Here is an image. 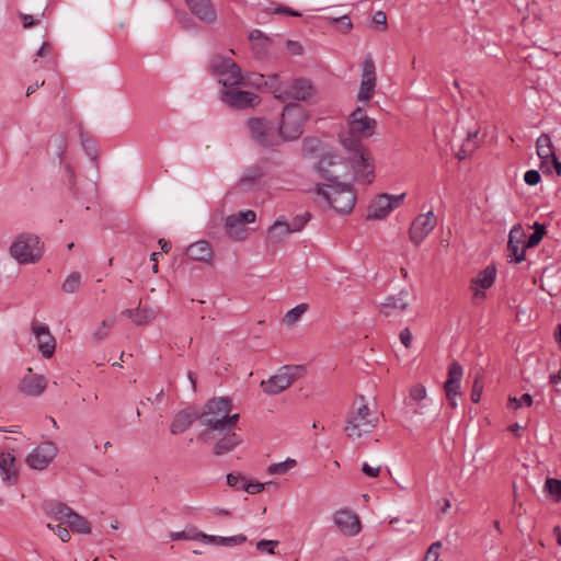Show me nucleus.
I'll list each match as a JSON object with an SVG mask.
<instances>
[{
    "label": "nucleus",
    "mask_w": 561,
    "mask_h": 561,
    "mask_svg": "<svg viewBox=\"0 0 561 561\" xmlns=\"http://www.w3.org/2000/svg\"><path fill=\"white\" fill-rule=\"evenodd\" d=\"M378 414L371 411L365 398L359 396L354 401L345 421L344 431L352 439L360 438L364 434L370 433L378 424Z\"/></svg>",
    "instance_id": "2"
},
{
    "label": "nucleus",
    "mask_w": 561,
    "mask_h": 561,
    "mask_svg": "<svg viewBox=\"0 0 561 561\" xmlns=\"http://www.w3.org/2000/svg\"><path fill=\"white\" fill-rule=\"evenodd\" d=\"M478 130H472L467 134L466 140L462 142L459 151L457 152V157L459 160L466 159L478 148Z\"/></svg>",
    "instance_id": "38"
},
{
    "label": "nucleus",
    "mask_w": 561,
    "mask_h": 561,
    "mask_svg": "<svg viewBox=\"0 0 561 561\" xmlns=\"http://www.w3.org/2000/svg\"><path fill=\"white\" fill-rule=\"evenodd\" d=\"M309 219L310 215L307 213L304 215H298L294 217L291 221H288V226L290 228L291 233L301 231L306 224L309 221Z\"/></svg>",
    "instance_id": "48"
},
{
    "label": "nucleus",
    "mask_w": 561,
    "mask_h": 561,
    "mask_svg": "<svg viewBox=\"0 0 561 561\" xmlns=\"http://www.w3.org/2000/svg\"><path fill=\"white\" fill-rule=\"evenodd\" d=\"M202 541L218 546H239L247 541V537L244 535L221 537L204 534V536H202Z\"/></svg>",
    "instance_id": "34"
},
{
    "label": "nucleus",
    "mask_w": 561,
    "mask_h": 561,
    "mask_svg": "<svg viewBox=\"0 0 561 561\" xmlns=\"http://www.w3.org/2000/svg\"><path fill=\"white\" fill-rule=\"evenodd\" d=\"M47 528L53 530L60 538V540L62 542H68L70 540V533L62 525H60V524H58V525L47 524Z\"/></svg>",
    "instance_id": "52"
},
{
    "label": "nucleus",
    "mask_w": 561,
    "mask_h": 561,
    "mask_svg": "<svg viewBox=\"0 0 561 561\" xmlns=\"http://www.w3.org/2000/svg\"><path fill=\"white\" fill-rule=\"evenodd\" d=\"M9 251L20 264H32L42 259L44 249L37 236L22 233L15 238Z\"/></svg>",
    "instance_id": "7"
},
{
    "label": "nucleus",
    "mask_w": 561,
    "mask_h": 561,
    "mask_svg": "<svg viewBox=\"0 0 561 561\" xmlns=\"http://www.w3.org/2000/svg\"><path fill=\"white\" fill-rule=\"evenodd\" d=\"M123 314L129 318L136 325H147L157 317V311L151 307L138 306L135 309H125Z\"/></svg>",
    "instance_id": "29"
},
{
    "label": "nucleus",
    "mask_w": 561,
    "mask_h": 561,
    "mask_svg": "<svg viewBox=\"0 0 561 561\" xmlns=\"http://www.w3.org/2000/svg\"><path fill=\"white\" fill-rule=\"evenodd\" d=\"M308 305L307 304H300L294 307L293 309L288 310L284 316V323L287 325H294L299 319L302 317V314L307 311Z\"/></svg>",
    "instance_id": "42"
},
{
    "label": "nucleus",
    "mask_w": 561,
    "mask_h": 561,
    "mask_svg": "<svg viewBox=\"0 0 561 561\" xmlns=\"http://www.w3.org/2000/svg\"><path fill=\"white\" fill-rule=\"evenodd\" d=\"M50 53V45L48 43H43L38 51L36 53L37 57H45Z\"/></svg>",
    "instance_id": "62"
},
{
    "label": "nucleus",
    "mask_w": 561,
    "mask_h": 561,
    "mask_svg": "<svg viewBox=\"0 0 561 561\" xmlns=\"http://www.w3.org/2000/svg\"><path fill=\"white\" fill-rule=\"evenodd\" d=\"M255 219L256 214L253 210H240L239 213L226 218L225 230L231 239L237 241L244 240L248 236L245 224L254 222Z\"/></svg>",
    "instance_id": "11"
},
{
    "label": "nucleus",
    "mask_w": 561,
    "mask_h": 561,
    "mask_svg": "<svg viewBox=\"0 0 561 561\" xmlns=\"http://www.w3.org/2000/svg\"><path fill=\"white\" fill-rule=\"evenodd\" d=\"M376 67L370 55H367L363 61L362 67V80L357 94V100L360 102L369 101L375 92L376 88Z\"/></svg>",
    "instance_id": "14"
},
{
    "label": "nucleus",
    "mask_w": 561,
    "mask_h": 561,
    "mask_svg": "<svg viewBox=\"0 0 561 561\" xmlns=\"http://www.w3.org/2000/svg\"><path fill=\"white\" fill-rule=\"evenodd\" d=\"M47 388V379L43 375L33 373V369L27 368V373L21 379L19 390L28 397H39Z\"/></svg>",
    "instance_id": "20"
},
{
    "label": "nucleus",
    "mask_w": 561,
    "mask_h": 561,
    "mask_svg": "<svg viewBox=\"0 0 561 561\" xmlns=\"http://www.w3.org/2000/svg\"><path fill=\"white\" fill-rule=\"evenodd\" d=\"M66 524L78 534L88 535L91 533V524L89 520L75 511L71 512Z\"/></svg>",
    "instance_id": "35"
},
{
    "label": "nucleus",
    "mask_w": 561,
    "mask_h": 561,
    "mask_svg": "<svg viewBox=\"0 0 561 561\" xmlns=\"http://www.w3.org/2000/svg\"><path fill=\"white\" fill-rule=\"evenodd\" d=\"M47 515L60 523H66L69 515L73 511L71 507L61 502H50L45 505Z\"/></svg>",
    "instance_id": "33"
},
{
    "label": "nucleus",
    "mask_w": 561,
    "mask_h": 561,
    "mask_svg": "<svg viewBox=\"0 0 561 561\" xmlns=\"http://www.w3.org/2000/svg\"><path fill=\"white\" fill-rule=\"evenodd\" d=\"M373 22L377 25H381L382 30L387 27V16L382 11H377L373 16Z\"/></svg>",
    "instance_id": "59"
},
{
    "label": "nucleus",
    "mask_w": 561,
    "mask_h": 561,
    "mask_svg": "<svg viewBox=\"0 0 561 561\" xmlns=\"http://www.w3.org/2000/svg\"><path fill=\"white\" fill-rule=\"evenodd\" d=\"M405 197V193L399 195L380 194L371 201L368 207L367 219L380 220L386 218L393 209L398 208Z\"/></svg>",
    "instance_id": "10"
},
{
    "label": "nucleus",
    "mask_w": 561,
    "mask_h": 561,
    "mask_svg": "<svg viewBox=\"0 0 561 561\" xmlns=\"http://www.w3.org/2000/svg\"><path fill=\"white\" fill-rule=\"evenodd\" d=\"M333 520L339 530L346 536H355L360 531L359 518L347 508L336 511Z\"/></svg>",
    "instance_id": "21"
},
{
    "label": "nucleus",
    "mask_w": 561,
    "mask_h": 561,
    "mask_svg": "<svg viewBox=\"0 0 561 561\" xmlns=\"http://www.w3.org/2000/svg\"><path fill=\"white\" fill-rule=\"evenodd\" d=\"M0 473L2 480L12 485L18 480V471L15 468V457L11 453H2L0 455Z\"/></svg>",
    "instance_id": "31"
},
{
    "label": "nucleus",
    "mask_w": 561,
    "mask_h": 561,
    "mask_svg": "<svg viewBox=\"0 0 561 561\" xmlns=\"http://www.w3.org/2000/svg\"><path fill=\"white\" fill-rule=\"evenodd\" d=\"M312 87L307 79H297L291 84L286 85L277 96L282 101L289 99L304 101L311 95Z\"/></svg>",
    "instance_id": "23"
},
{
    "label": "nucleus",
    "mask_w": 561,
    "mask_h": 561,
    "mask_svg": "<svg viewBox=\"0 0 561 561\" xmlns=\"http://www.w3.org/2000/svg\"><path fill=\"white\" fill-rule=\"evenodd\" d=\"M287 49L291 55H300L302 53V46L294 41L287 42Z\"/></svg>",
    "instance_id": "60"
},
{
    "label": "nucleus",
    "mask_w": 561,
    "mask_h": 561,
    "mask_svg": "<svg viewBox=\"0 0 561 561\" xmlns=\"http://www.w3.org/2000/svg\"><path fill=\"white\" fill-rule=\"evenodd\" d=\"M270 484H272V482H267V483H260V482L249 483L245 480H242V485L240 486V489L244 490L249 494H256V493L262 492L265 489V486L270 485Z\"/></svg>",
    "instance_id": "51"
},
{
    "label": "nucleus",
    "mask_w": 561,
    "mask_h": 561,
    "mask_svg": "<svg viewBox=\"0 0 561 561\" xmlns=\"http://www.w3.org/2000/svg\"><path fill=\"white\" fill-rule=\"evenodd\" d=\"M247 127L251 138L262 147H274L280 142L275 125L266 118H250Z\"/></svg>",
    "instance_id": "8"
},
{
    "label": "nucleus",
    "mask_w": 561,
    "mask_h": 561,
    "mask_svg": "<svg viewBox=\"0 0 561 561\" xmlns=\"http://www.w3.org/2000/svg\"><path fill=\"white\" fill-rule=\"evenodd\" d=\"M545 489L549 494L554 495L557 501L561 499V480L548 478L545 483Z\"/></svg>",
    "instance_id": "49"
},
{
    "label": "nucleus",
    "mask_w": 561,
    "mask_h": 561,
    "mask_svg": "<svg viewBox=\"0 0 561 561\" xmlns=\"http://www.w3.org/2000/svg\"><path fill=\"white\" fill-rule=\"evenodd\" d=\"M249 39L256 55H262L266 51L268 38L260 30L250 32Z\"/></svg>",
    "instance_id": "39"
},
{
    "label": "nucleus",
    "mask_w": 561,
    "mask_h": 561,
    "mask_svg": "<svg viewBox=\"0 0 561 561\" xmlns=\"http://www.w3.org/2000/svg\"><path fill=\"white\" fill-rule=\"evenodd\" d=\"M306 121V111L301 105L295 103L285 106L277 131L280 141L295 140L299 138L304 133V125Z\"/></svg>",
    "instance_id": "6"
},
{
    "label": "nucleus",
    "mask_w": 561,
    "mask_h": 561,
    "mask_svg": "<svg viewBox=\"0 0 561 561\" xmlns=\"http://www.w3.org/2000/svg\"><path fill=\"white\" fill-rule=\"evenodd\" d=\"M437 218L434 213L427 211L426 214L419 215L411 224L409 229L410 240L415 244L420 245L421 242L430 234L435 228Z\"/></svg>",
    "instance_id": "16"
},
{
    "label": "nucleus",
    "mask_w": 561,
    "mask_h": 561,
    "mask_svg": "<svg viewBox=\"0 0 561 561\" xmlns=\"http://www.w3.org/2000/svg\"><path fill=\"white\" fill-rule=\"evenodd\" d=\"M482 390H483L482 382L479 380V378H476L474 382L472 385V392H471V400L474 403H478L480 401L481 394H482Z\"/></svg>",
    "instance_id": "55"
},
{
    "label": "nucleus",
    "mask_w": 561,
    "mask_h": 561,
    "mask_svg": "<svg viewBox=\"0 0 561 561\" xmlns=\"http://www.w3.org/2000/svg\"><path fill=\"white\" fill-rule=\"evenodd\" d=\"M533 402V397L529 393H524L520 398L510 397L507 407L517 410L523 405L530 407Z\"/></svg>",
    "instance_id": "46"
},
{
    "label": "nucleus",
    "mask_w": 561,
    "mask_h": 561,
    "mask_svg": "<svg viewBox=\"0 0 561 561\" xmlns=\"http://www.w3.org/2000/svg\"><path fill=\"white\" fill-rule=\"evenodd\" d=\"M81 284V276L79 273H71L62 284V290L68 294L76 293Z\"/></svg>",
    "instance_id": "45"
},
{
    "label": "nucleus",
    "mask_w": 561,
    "mask_h": 561,
    "mask_svg": "<svg viewBox=\"0 0 561 561\" xmlns=\"http://www.w3.org/2000/svg\"><path fill=\"white\" fill-rule=\"evenodd\" d=\"M31 330L36 339L38 351L45 358H50L56 350V340L51 335L49 328L45 323L33 320Z\"/></svg>",
    "instance_id": "17"
},
{
    "label": "nucleus",
    "mask_w": 561,
    "mask_h": 561,
    "mask_svg": "<svg viewBox=\"0 0 561 561\" xmlns=\"http://www.w3.org/2000/svg\"><path fill=\"white\" fill-rule=\"evenodd\" d=\"M242 480H245L243 477L229 473L227 476V483L229 486L236 488L238 490H241L240 486L242 485Z\"/></svg>",
    "instance_id": "56"
},
{
    "label": "nucleus",
    "mask_w": 561,
    "mask_h": 561,
    "mask_svg": "<svg viewBox=\"0 0 561 561\" xmlns=\"http://www.w3.org/2000/svg\"><path fill=\"white\" fill-rule=\"evenodd\" d=\"M291 233L288 221L284 216L277 218L267 230V240L273 244L285 241Z\"/></svg>",
    "instance_id": "30"
},
{
    "label": "nucleus",
    "mask_w": 561,
    "mask_h": 561,
    "mask_svg": "<svg viewBox=\"0 0 561 561\" xmlns=\"http://www.w3.org/2000/svg\"><path fill=\"white\" fill-rule=\"evenodd\" d=\"M351 151L353 152L352 157H350L353 178L355 180H363L369 183L371 181L369 176L374 172L369 151L363 145H360L358 150Z\"/></svg>",
    "instance_id": "13"
},
{
    "label": "nucleus",
    "mask_w": 561,
    "mask_h": 561,
    "mask_svg": "<svg viewBox=\"0 0 561 561\" xmlns=\"http://www.w3.org/2000/svg\"><path fill=\"white\" fill-rule=\"evenodd\" d=\"M115 324V318L103 320L99 328L92 333L94 342H101L106 339Z\"/></svg>",
    "instance_id": "41"
},
{
    "label": "nucleus",
    "mask_w": 561,
    "mask_h": 561,
    "mask_svg": "<svg viewBox=\"0 0 561 561\" xmlns=\"http://www.w3.org/2000/svg\"><path fill=\"white\" fill-rule=\"evenodd\" d=\"M44 84H45V80L28 85V88L26 89V96H30L31 94H33L38 88L44 87Z\"/></svg>",
    "instance_id": "63"
},
{
    "label": "nucleus",
    "mask_w": 561,
    "mask_h": 561,
    "mask_svg": "<svg viewBox=\"0 0 561 561\" xmlns=\"http://www.w3.org/2000/svg\"><path fill=\"white\" fill-rule=\"evenodd\" d=\"M412 339V333L408 328L400 332V341L407 348L411 346Z\"/></svg>",
    "instance_id": "58"
},
{
    "label": "nucleus",
    "mask_w": 561,
    "mask_h": 561,
    "mask_svg": "<svg viewBox=\"0 0 561 561\" xmlns=\"http://www.w3.org/2000/svg\"><path fill=\"white\" fill-rule=\"evenodd\" d=\"M213 68L226 89L250 84L249 78L242 75L240 67L230 58L214 60Z\"/></svg>",
    "instance_id": "9"
},
{
    "label": "nucleus",
    "mask_w": 561,
    "mask_h": 561,
    "mask_svg": "<svg viewBox=\"0 0 561 561\" xmlns=\"http://www.w3.org/2000/svg\"><path fill=\"white\" fill-rule=\"evenodd\" d=\"M526 233L520 224L512 227L508 233L507 252L511 262L520 263L525 260Z\"/></svg>",
    "instance_id": "18"
},
{
    "label": "nucleus",
    "mask_w": 561,
    "mask_h": 561,
    "mask_svg": "<svg viewBox=\"0 0 561 561\" xmlns=\"http://www.w3.org/2000/svg\"><path fill=\"white\" fill-rule=\"evenodd\" d=\"M540 179V173L537 170H528L524 175V181L530 186L537 185Z\"/></svg>",
    "instance_id": "54"
},
{
    "label": "nucleus",
    "mask_w": 561,
    "mask_h": 561,
    "mask_svg": "<svg viewBox=\"0 0 561 561\" xmlns=\"http://www.w3.org/2000/svg\"><path fill=\"white\" fill-rule=\"evenodd\" d=\"M362 471L370 478H376L380 472V467H371L367 462H364L362 466Z\"/></svg>",
    "instance_id": "57"
},
{
    "label": "nucleus",
    "mask_w": 561,
    "mask_h": 561,
    "mask_svg": "<svg viewBox=\"0 0 561 561\" xmlns=\"http://www.w3.org/2000/svg\"><path fill=\"white\" fill-rule=\"evenodd\" d=\"M408 291L401 290L398 295L388 297L386 301L380 306V312L385 317H390L396 313H400L407 309L408 302Z\"/></svg>",
    "instance_id": "27"
},
{
    "label": "nucleus",
    "mask_w": 561,
    "mask_h": 561,
    "mask_svg": "<svg viewBox=\"0 0 561 561\" xmlns=\"http://www.w3.org/2000/svg\"><path fill=\"white\" fill-rule=\"evenodd\" d=\"M186 254L191 260L205 263H210L213 257L210 244L204 240L192 243L187 248Z\"/></svg>",
    "instance_id": "32"
},
{
    "label": "nucleus",
    "mask_w": 561,
    "mask_h": 561,
    "mask_svg": "<svg viewBox=\"0 0 561 561\" xmlns=\"http://www.w3.org/2000/svg\"><path fill=\"white\" fill-rule=\"evenodd\" d=\"M496 268L493 265H489L483 271L478 273V275L471 280L470 286L473 294V299H484V290L494 284Z\"/></svg>",
    "instance_id": "22"
},
{
    "label": "nucleus",
    "mask_w": 561,
    "mask_h": 561,
    "mask_svg": "<svg viewBox=\"0 0 561 561\" xmlns=\"http://www.w3.org/2000/svg\"><path fill=\"white\" fill-rule=\"evenodd\" d=\"M191 13L207 24L215 23L216 10L211 0H185Z\"/></svg>",
    "instance_id": "25"
},
{
    "label": "nucleus",
    "mask_w": 561,
    "mask_h": 561,
    "mask_svg": "<svg viewBox=\"0 0 561 561\" xmlns=\"http://www.w3.org/2000/svg\"><path fill=\"white\" fill-rule=\"evenodd\" d=\"M232 401L228 397L213 398L207 401L202 413L199 422L206 427L204 435L211 437L220 436L225 431L237 430V423L240 420L239 413L231 414Z\"/></svg>",
    "instance_id": "1"
},
{
    "label": "nucleus",
    "mask_w": 561,
    "mask_h": 561,
    "mask_svg": "<svg viewBox=\"0 0 561 561\" xmlns=\"http://www.w3.org/2000/svg\"><path fill=\"white\" fill-rule=\"evenodd\" d=\"M21 20L23 22V27L24 28H28L33 25L36 24V22L34 21L33 16L30 15V14H21Z\"/></svg>",
    "instance_id": "61"
},
{
    "label": "nucleus",
    "mask_w": 561,
    "mask_h": 561,
    "mask_svg": "<svg viewBox=\"0 0 561 561\" xmlns=\"http://www.w3.org/2000/svg\"><path fill=\"white\" fill-rule=\"evenodd\" d=\"M536 151L539 159H548L554 154V147L548 134H541L536 141Z\"/></svg>",
    "instance_id": "36"
},
{
    "label": "nucleus",
    "mask_w": 561,
    "mask_h": 561,
    "mask_svg": "<svg viewBox=\"0 0 561 561\" xmlns=\"http://www.w3.org/2000/svg\"><path fill=\"white\" fill-rule=\"evenodd\" d=\"M221 101L233 108H249L259 105L261 99L257 94L233 88L225 89Z\"/></svg>",
    "instance_id": "15"
},
{
    "label": "nucleus",
    "mask_w": 561,
    "mask_h": 561,
    "mask_svg": "<svg viewBox=\"0 0 561 561\" xmlns=\"http://www.w3.org/2000/svg\"><path fill=\"white\" fill-rule=\"evenodd\" d=\"M376 128V121L367 116L366 111L358 106L348 118V130L341 135V142L347 150H358L362 138L370 137Z\"/></svg>",
    "instance_id": "4"
},
{
    "label": "nucleus",
    "mask_w": 561,
    "mask_h": 561,
    "mask_svg": "<svg viewBox=\"0 0 561 561\" xmlns=\"http://www.w3.org/2000/svg\"><path fill=\"white\" fill-rule=\"evenodd\" d=\"M554 337H556V341L559 344V347L561 350V323L557 325V329L554 332Z\"/></svg>",
    "instance_id": "64"
},
{
    "label": "nucleus",
    "mask_w": 561,
    "mask_h": 561,
    "mask_svg": "<svg viewBox=\"0 0 561 561\" xmlns=\"http://www.w3.org/2000/svg\"><path fill=\"white\" fill-rule=\"evenodd\" d=\"M533 229L534 232L528 237L525 243V248L527 249L537 247L546 233L545 226L537 221L533 225Z\"/></svg>",
    "instance_id": "43"
},
{
    "label": "nucleus",
    "mask_w": 561,
    "mask_h": 561,
    "mask_svg": "<svg viewBox=\"0 0 561 561\" xmlns=\"http://www.w3.org/2000/svg\"><path fill=\"white\" fill-rule=\"evenodd\" d=\"M195 420H199V413L192 408L178 412L170 425L171 434L179 435L184 433Z\"/></svg>",
    "instance_id": "26"
},
{
    "label": "nucleus",
    "mask_w": 561,
    "mask_h": 561,
    "mask_svg": "<svg viewBox=\"0 0 561 561\" xmlns=\"http://www.w3.org/2000/svg\"><path fill=\"white\" fill-rule=\"evenodd\" d=\"M540 170L543 174H552L556 172L557 175H561V161L556 157V153L548 159H541Z\"/></svg>",
    "instance_id": "40"
},
{
    "label": "nucleus",
    "mask_w": 561,
    "mask_h": 561,
    "mask_svg": "<svg viewBox=\"0 0 561 561\" xmlns=\"http://www.w3.org/2000/svg\"><path fill=\"white\" fill-rule=\"evenodd\" d=\"M317 194L336 213L350 214L356 203V194L350 184L341 182H331L319 184Z\"/></svg>",
    "instance_id": "3"
},
{
    "label": "nucleus",
    "mask_w": 561,
    "mask_h": 561,
    "mask_svg": "<svg viewBox=\"0 0 561 561\" xmlns=\"http://www.w3.org/2000/svg\"><path fill=\"white\" fill-rule=\"evenodd\" d=\"M341 165L342 163L336 156L327 153L320 158L316 164V170L321 178L327 179L329 183H331L342 176V174L336 170Z\"/></svg>",
    "instance_id": "24"
},
{
    "label": "nucleus",
    "mask_w": 561,
    "mask_h": 561,
    "mask_svg": "<svg viewBox=\"0 0 561 561\" xmlns=\"http://www.w3.org/2000/svg\"><path fill=\"white\" fill-rule=\"evenodd\" d=\"M279 545L277 540L262 539L256 542V549L260 552L275 554V548Z\"/></svg>",
    "instance_id": "50"
},
{
    "label": "nucleus",
    "mask_w": 561,
    "mask_h": 561,
    "mask_svg": "<svg viewBox=\"0 0 561 561\" xmlns=\"http://www.w3.org/2000/svg\"><path fill=\"white\" fill-rule=\"evenodd\" d=\"M214 446V454L217 456L231 451L234 447L242 443V437L236 430L225 431Z\"/></svg>",
    "instance_id": "28"
},
{
    "label": "nucleus",
    "mask_w": 561,
    "mask_h": 561,
    "mask_svg": "<svg viewBox=\"0 0 561 561\" xmlns=\"http://www.w3.org/2000/svg\"><path fill=\"white\" fill-rule=\"evenodd\" d=\"M263 174L264 172L260 167H250L244 171L243 175L241 176L239 185L244 190L250 188L263 176Z\"/></svg>",
    "instance_id": "37"
},
{
    "label": "nucleus",
    "mask_w": 561,
    "mask_h": 561,
    "mask_svg": "<svg viewBox=\"0 0 561 561\" xmlns=\"http://www.w3.org/2000/svg\"><path fill=\"white\" fill-rule=\"evenodd\" d=\"M306 373L302 365H284L277 369L276 374L266 380H262L260 387L268 396H276L287 390L296 380L300 379Z\"/></svg>",
    "instance_id": "5"
},
{
    "label": "nucleus",
    "mask_w": 561,
    "mask_h": 561,
    "mask_svg": "<svg viewBox=\"0 0 561 561\" xmlns=\"http://www.w3.org/2000/svg\"><path fill=\"white\" fill-rule=\"evenodd\" d=\"M463 375V369L458 362H453L448 367V377L444 385L447 401L451 408H456V397L460 394V381Z\"/></svg>",
    "instance_id": "19"
},
{
    "label": "nucleus",
    "mask_w": 561,
    "mask_h": 561,
    "mask_svg": "<svg viewBox=\"0 0 561 561\" xmlns=\"http://www.w3.org/2000/svg\"><path fill=\"white\" fill-rule=\"evenodd\" d=\"M297 465V461L293 458H287L283 462L272 463L267 467L270 474H285Z\"/></svg>",
    "instance_id": "44"
},
{
    "label": "nucleus",
    "mask_w": 561,
    "mask_h": 561,
    "mask_svg": "<svg viewBox=\"0 0 561 561\" xmlns=\"http://www.w3.org/2000/svg\"><path fill=\"white\" fill-rule=\"evenodd\" d=\"M426 397V389L423 385H415L410 389V398L414 401H422Z\"/></svg>",
    "instance_id": "53"
},
{
    "label": "nucleus",
    "mask_w": 561,
    "mask_h": 561,
    "mask_svg": "<svg viewBox=\"0 0 561 561\" xmlns=\"http://www.w3.org/2000/svg\"><path fill=\"white\" fill-rule=\"evenodd\" d=\"M58 448L53 442H44L37 445L25 458L26 465L34 470H45L54 461Z\"/></svg>",
    "instance_id": "12"
},
{
    "label": "nucleus",
    "mask_w": 561,
    "mask_h": 561,
    "mask_svg": "<svg viewBox=\"0 0 561 561\" xmlns=\"http://www.w3.org/2000/svg\"><path fill=\"white\" fill-rule=\"evenodd\" d=\"M202 536H204L203 533L197 531L196 529H191L188 531H179V533H172L170 535L172 540H202Z\"/></svg>",
    "instance_id": "47"
}]
</instances>
